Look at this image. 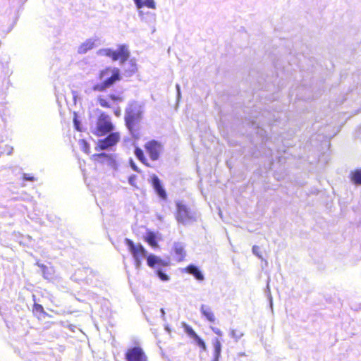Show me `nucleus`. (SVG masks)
Segmentation results:
<instances>
[{"label":"nucleus","instance_id":"nucleus-19","mask_svg":"<svg viewBox=\"0 0 361 361\" xmlns=\"http://www.w3.org/2000/svg\"><path fill=\"white\" fill-rule=\"evenodd\" d=\"M144 240L150 245L152 248H157L159 247L157 235L154 232L148 231L144 238Z\"/></svg>","mask_w":361,"mask_h":361},{"label":"nucleus","instance_id":"nucleus-14","mask_svg":"<svg viewBox=\"0 0 361 361\" xmlns=\"http://www.w3.org/2000/svg\"><path fill=\"white\" fill-rule=\"evenodd\" d=\"M183 328L185 332L192 338H193L197 344L202 349H206V345L204 342V341L195 332V331L192 329V327H190L189 325L184 324Z\"/></svg>","mask_w":361,"mask_h":361},{"label":"nucleus","instance_id":"nucleus-30","mask_svg":"<svg viewBox=\"0 0 361 361\" xmlns=\"http://www.w3.org/2000/svg\"><path fill=\"white\" fill-rule=\"evenodd\" d=\"M214 331L216 334H218V335H219V336H221V331H220V330H219V329H217V330H216V331H215V330H214Z\"/></svg>","mask_w":361,"mask_h":361},{"label":"nucleus","instance_id":"nucleus-24","mask_svg":"<svg viewBox=\"0 0 361 361\" xmlns=\"http://www.w3.org/2000/svg\"><path fill=\"white\" fill-rule=\"evenodd\" d=\"M214 346V355L215 360H218L220 357L221 351V344L220 341L218 338H216L213 342Z\"/></svg>","mask_w":361,"mask_h":361},{"label":"nucleus","instance_id":"nucleus-15","mask_svg":"<svg viewBox=\"0 0 361 361\" xmlns=\"http://www.w3.org/2000/svg\"><path fill=\"white\" fill-rule=\"evenodd\" d=\"M152 184L157 195L163 200L167 197L166 192L161 184L159 178L157 176H153L152 178Z\"/></svg>","mask_w":361,"mask_h":361},{"label":"nucleus","instance_id":"nucleus-16","mask_svg":"<svg viewBox=\"0 0 361 361\" xmlns=\"http://www.w3.org/2000/svg\"><path fill=\"white\" fill-rule=\"evenodd\" d=\"M200 312L211 323L216 322V317L212 309L205 305H201Z\"/></svg>","mask_w":361,"mask_h":361},{"label":"nucleus","instance_id":"nucleus-18","mask_svg":"<svg viewBox=\"0 0 361 361\" xmlns=\"http://www.w3.org/2000/svg\"><path fill=\"white\" fill-rule=\"evenodd\" d=\"M134 154H135L136 158L142 164H143L145 166H146L147 167H151L150 164L148 162V160L146 158V157H145V155L144 154V152H143V150L141 148H140L138 147H136L135 148Z\"/></svg>","mask_w":361,"mask_h":361},{"label":"nucleus","instance_id":"nucleus-21","mask_svg":"<svg viewBox=\"0 0 361 361\" xmlns=\"http://www.w3.org/2000/svg\"><path fill=\"white\" fill-rule=\"evenodd\" d=\"M350 180L355 185H361V169L352 171L350 173Z\"/></svg>","mask_w":361,"mask_h":361},{"label":"nucleus","instance_id":"nucleus-25","mask_svg":"<svg viewBox=\"0 0 361 361\" xmlns=\"http://www.w3.org/2000/svg\"><path fill=\"white\" fill-rule=\"evenodd\" d=\"M39 267L41 268L44 278L46 279H50L52 278V274L46 265L42 264L39 265Z\"/></svg>","mask_w":361,"mask_h":361},{"label":"nucleus","instance_id":"nucleus-2","mask_svg":"<svg viewBox=\"0 0 361 361\" xmlns=\"http://www.w3.org/2000/svg\"><path fill=\"white\" fill-rule=\"evenodd\" d=\"M114 126L108 114L102 112L97 117L95 128L92 130V133L97 137H102L112 132Z\"/></svg>","mask_w":361,"mask_h":361},{"label":"nucleus","instance_id":"nucleus-9","mask_svg":"<svg viewBox=\"0 0 361 361\" xmlns=\"http://www.w3.org/2000/svg\"><path fill=\"white\" fill-rule=\"evenodd\" d=\"M95 272L89 267H79L75 269L73 274L74 281L78 282L88 283L95 277Z\"/></svg>","mask_w":361,"mask_h":361},{"label":"nucleus","instance_id":"nucleus-8","mask_svg":"<svg viewBox=\"0 0 361 361\" xmlns=\"http://www.w3.org/2000/svg\"><path fill=\"white\" fill-rule=\"evenodd\" d=\"M125 243L128 246V250L132 254L136 264L140 265L141 260L146 256L147 252L141 244H135L133 240L126 238Z\"/></svg>","mask_w":361,"mask_h":361},{"label":"nucleus","instance_id":"nucleus-27","mask_svg":"<svg viewBox=\"0 0 361 361\" xmlns=\"http://www.w3.org/2000/svg\"><path fill=\"white\" fill-rule=\"evenodd\" d=\"M252 252L259 258H262V254L259 251V247L257 245L252 246Z\"/></svg>","mask_w":361,"mask_h":361},{"label":"nucleus","instance_id":"nucleus-12","mask_svg":"<svg viewBox=\"0 0 361 361\" xmlns=\"http://www.w3.org/2000/svg\"><path fill=\"white\" fill-rule=\"evenodd\" d=\"M91 159L97 164L115 166L116 161L112 154L106 153L94 154L91 157Z\"/></svg>","mask_w":361,"mask_h":361},{"label":"nucleus","instance_id":"nucleus-28","mask_svg":"<svg viewBox=\"0 0 361 361\" xmlns=\"http://www.w3.org/2000/svg\"><path fill=\"white\" fill-rule=\"evenodd\" d=\"M231 335L232 337L235 338V339H238L239 337L242 336V334L239 333V331L237 329H233L231 331Z\"/></svg>","mask_w":361,"mask_h":361},{"label":"nucleus","instance_id":"nucleus-7","mask_svg":"<svg viewBox=\"0 0 361 361\" xmlns=\"http://www.w3.org/2000/svg\"><path fill=\"white\" fill-rule=\"evenodd\" d=\"M144 148L152 161H157L163 152L162 144L155 140L147 141Z\"/></svg>","mask_w":361,"mask_h":361},{"label":"nucleus","instance_id":"nucleus-31","mask_svg":"<svg viewBox=\"0 0 361 361\" xmlns=\"http://www.w3.org/2000/svg\"><path fill=\"white\" fill-rule=\"evenodd\" d=\"M133 168L135 171H137V167L135 166H133Z\"/></svg>","mask_w":361,"mask_h":361},{"label":"nucleus","instance_id":"nucleus-4","mask_svg":"<svg viewBox=\"0 0 361 361\" xmlns=\"http://www.w3.org/2000/svg\"><path fill=\"white\" fill-rule=\"evenodd\" d=\"M176 219L182 224H188L196 221L193 212L180 202L176 203Z\"/></svg>","mask_w":361,"mask_h":361},{"label":"nucleus","instance_id":"nucleus-10","mask_svg":"<svg viewBox=\"0 0 361 361\" xmlns=\"http://www.w3.org/2000/svg\"><path fill=\"white\" fill-rule=\"evenodd\" d=\"M105 55L113 61H120L121 63L126 61L129 58V51L125 45L120 46L117 50L107 49L104 50Z\"/></svg>","mask_w":361,"mask_h":361},{"label":"nucleus","instance_id":"nucleus-26","mask_svg":"<svg viewBox=\"0 0 361 361\" xmlns=\"http://www.w3.org/2000/svg\"><path fill=\"white\" fill-rule=\"evenodd\" d=\"M156 274H157L159 278L163 281H167L169 280V276L166 273L162 271L160 269H158L156 271Z\"/></svg>","mask_w":361,"mask_h":361},{"label":"nucleus","instance_id":"nucleus-23","mask_svg":"<svg viewBox=\"0 0 361 361\" xmlns=\"http://www.w3.org/2000/svg\"><path fill=\"white\" fill-rule=\"evenodd\" d=\"M32 311V314L37 318H41L42 317H44L47 314L42 305L37 302L33 304Z\"/></svg>","mask_w":361,"mask_h":361},{"label":"nucleus","instance_id":"nucleus-6","mask_svg":"<svg viewBox=\"0 0 361 361\" xmlns=\"http://www.w3.org/2000/svg\"><path fill=\"white\" fill-rule=\"evenodd\" d=\"M121 140V134L118 132H111L108 135L98 140L95 149L104 150L116 145Z\"/></svg>","mask_w":361,"mask_h":361},{"label":"nucleus","instance_id":"nucleus-32","mask_svg":"<svg viewBox=\"0 0 361 361\" xmlns=\"http://www.w3.org/2000/svg\"><path fill=\"white\" fill-rule=\"evenodd\" d=\"M85 145H87V142H85ZM87 149H89L88 146H87Z\"/></svg>","mask_w":361,"mask_h":361},{"label":"nucleus","instance_id":"nucleus-29","mask_svg":"<svg viewBox=\"0 0 361 361\" xmlns=\"http://www.w3.org/2000/svg\"><path fill=\"white\" fill-rule=\"evenodd\" d=\"M23 180H29V181H33L35 180V178L30 175V174H26V173H24L23 176Z\"/></svg>","mask_w":361,"mask_h":361},{"label":"nucleus","instance_id":"nucleus-22","mask_svg":"<svg viewBox=\"0 0 361 361\" xmlns=\"http://www.w3.org/2000/svg\"><path fill=\"white\" fill-rule=\"evenodd\" d=\"M173 251L176 255L177 261L181 262L185 259V252L182 245H179V244L175 245L174 247H173Z\"/></svg>","mask_w":361,"mask_h":361},{"label":"nucleus","instance_id":"nucleus-1","mask_svg":"<svg viewBox=\"0 0 361 361\" xmlns=\"http://www.w3.org/2000/svg\"><path fill=\"white\" fill-rule=\"evenodd\" d=\"M97 78L99 82L94 84L92 89L95 92H104L121 78L120 70L117 68L106 67L100 71Z\"/></svg>","mask_w":361,"mask_h":361},{"label":"nucleus","instance_id":"nucleus-13","mask_svg":"<svg viewBox=\"0 0 361 361\" xmlns=\"http://www.w3.org/2000/svg\"><path fill=\"white\" fill-rule=\"evenodd\" d=\"M147 264L150 268L154 269L157 267H167L169 266V263L160 259L159 257L151 254L147 257Z\"/></svg>","mask_w":361,"mask_h":361},{"label":"nucleus","instance_id":"nucleus-17","mask_svg":"<svg viewBox=\"0 0 361 361\" xmlns=\"http://www.w3.org/2000/svg\"><path fill=\"white\" fill-rule=\"evenodd\" d=\"M185 271L199 281H202L204 279V276L200 270L193 264L188 265L185 268Z\"/></svg>","mask_w":361,"mask_h":361},{"label":"nucleus","instance_id":"nucleus-20","mask_svg":"<svg viewBox=\"0 0 361 361\" xmlns=\"http://www.w3.org/2000/svg\"><path fill=\"white\" fill-rule=\"evenodd\" d=\"M134 1L137 8H141L144 6L152 9H154L156 8V4L154 0H134Z\"/></svg>","mask_w":361,"mask_h":361},{"label":"nucleus","instance_id":"nucleus-5","mask_svg":"<svg viewBox=\"0 0 361 361\" xmlns=\"http://www.w3.org/2000/svg\"><path fill=\"white\" fill-rule=\"evenodd\" d=\"M142 113L140 110H131L128 112L126 116V126L134 135H135V133H137L140 129V123L142 120Z\"/></svg>","mask_w":361,"mask_h":361},{"label":"nucleus","instance_id":"nucleus-3","mask_svg":"<svg viewBox=\"0 0 361 361\" xmlns=\"http://www.w3.org/2000/svg\"><path fill=\"white\" fill-rule=\"evenodd\" d=\"M97 100L101 107L104 109H114V114L117 117L121 116L120 108L115 106L123 101V96L116 94H109L107 96L99 95L97 97Z\"/></svg>","mask_w":361,"mask_h":361},{"label":"nucleus","instance_id":"nucleus-11","mask_svg":"<svg viewBox=\"0 0 361 361\" xmlns=\"http://www.w3.org/2000/svg\"><path fill=\"white\" fill-rule=\"evenodd\" d=\"M125 358L126 361H149L144 350L140 346H134L127 349Z\"/></svg>","mask_w":361,"mask_h":361}]
</instances>
